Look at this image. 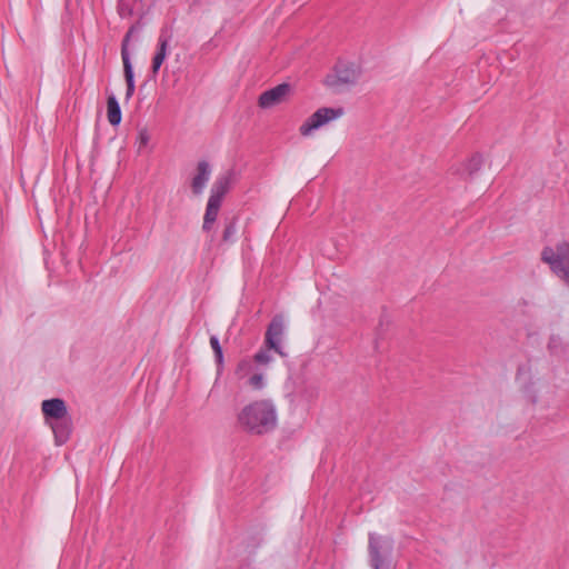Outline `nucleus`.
Returning a JSON list of instances; mask_svg holds the SVG:
<instances>
[{"mask_svg": "<svg viewBox=\"0 0 569 569\" xmlns=\"http://www.w3.org/2000/svg\"><path fill=\"white\" fill-rule=\"evenodd\" d=\"M284 332V325L282 316H274L268 326L264 336V346L272 349L274 352L284 356L281 347V340Z\"/></svg>", "mask_w": 569, "mask_h": 569, "instance_id": "4", "label": "nucleus"}, {"mask_svg": "<svg viewBox=\"0 0 569 569\" xmlns=\"http://www.w3.org/2000/svg\"><path fill=\"white\" fill-rule=\"evenodd\" d=\"M368 549L373 569H387L381 555L382 538L377 533H369Z\"/></svg>", "mask_w": 569, "mask_h": 569, "instance_id": "12", "label": "nucleus"}, {"mask_svg": "<svg viewBox=\"0 0 569 569\" xmlns=\"http://www.w3.org/2000/svg\"><path fill=\"white\" fill-rule=\"evenodd\" d=\"M210 346L214 353L216 362L218 365V371L220 372L223 368V352L219 339L216 336L210 337Z\"/></svg>", "mask_w": 569, "mask_h": 569, "instance_id": "19", "label": "nucleus"}, {"mask_svg": "<svg viewBox=\"0 0 569 569\" xmlns=\"http://www.w3.org/2000/svg\"><path fill=\"white\" fill-rule=\"evenodd\" d=\"M238 218L232 217L224 226L222 232V241L223 242H233L237 233Z\"/></svg>", "mask_w": 569, "mask_h": 569, "instance_id": "18", "label": "nucleus"}, {"mask_svg": "<svg viewBox=\"0 0 569 569\" xmlns=\"http://www.w3.org/2000/svg\"><path fill=\"white\" fill-rule=\"evenodd\" d=\"M231 184V172H227L220 177L217 178L214 181L209 199L222 202L223 197L228 192Z\"/></svg>", "mask_w": 569, "mask_h": 569, "instance_id": "13", "label": "nucleus"}, {"mask_svg": "<svg viewBox=\"0 0 569 569\" xmlns=\"http://www.w3.org/2000/svg\"><path fill=\"white\" fill-rule=\"evenodd\" d=\"M291 93L289 83H280L269 90L263 91L258 99V104L262 109H270L284 102Z\"/></svg>", "mask_w": 569, "mask_h": 569, "instance_id": "5", "label": "nucleus"}, {"mask_svg": "<svg viewBox=\"0 0 569 569\" xmlns=\"http://www.w3.org/2000/svg\"><path fill=\"white\" fill-rule=\"evenodd\" d=\"M49 425L54 435L56 445H64L69 440L72 431L71 419L67 416L54 421H49Z\"/></svg>", "mask_w": 569, "mask_h": 569, "instance_id": "10", "label": "nucleus"}, {"mask_svg": "<svg viewBox=\"0 0 569 569\" xmlns=\"http://www.w3.org/2000/svg\"><path fill=\"white\" fill-rule=\"evenodd\" d=\"M270 350L271 349L264 346V348H261L258 352H256V355L253 356V361L262 366L269 365L272 361Z\"/></svg>", "mask_w": 569, "mask_h": 569, "instance_id": "21", "label": "nucleus"}, {"mask_svg": "<svg viewBox=\"0 0 569 569\" xmlns=\"http://www.w3.org/2000/svg\"><path fill=\"white\" fill-rule=\"evenodd\" d=\"M168 39L163 36L159 38L158 50L152 59V72L156 74L167 57Z\"/></svg>", "mask_w": 569, "mask_h": 569, "instance_id": "16", "label": "nucleus"}, {"mask_svg": "<svg viewBox=\"0 0 569 569\" xmlns=\"http://www.w3.org/2000/svg\"><path fill=\"white\" fill-rule=\"evenodd\" d=\"M239 427L254 436L272 432L278 426L277 407L270 399H258L246 405L238 413Z\"/></svg>", "mask_w": 569, "mask_h": 569, "instance_id": "1", "label": "nucleus"}, {"mask_svg": "<svg viewBox=\"0 0 569 569\" xmlns=\"http://www.w3.org/2000/svg\"><path fill=\"white\" fill-rule=\"evenodd\" d=\"M107 117L109 123L112 126H118L121 121V109L117 98L113 94L108 97Z\"/></svg>", "mask_w": 569, "mask_h": 569, "instance_id": "15", "label": "nucleus"}, {"mask_svg": "<svg viewBox=\"0 0 569 569\" xmlns=\"http://www.w3.org/2000/svg\"><path fill=\"white\" fill-rule=\"evenodd\" d=\"M541 260L569 286V242L562 241L557 243L556 247H545L541 252Z\"/></svg>", "mask_w": 569, "mask_h": 569, "instance_id": "2", "label": "nucleus"}, {"mask_svg": "<svg viewBox=\"0 0 569 569\" xmlns=\"http://www.w3.org/2000/svg\"><path fill=\"white\" fill-rule=\"evenodd\" d=\"M211 168L209 162L200 161L197 166V173L191 180V189L194 194H200L204 190L210 179Z\"/></svg>", "mask_w": 569, "mask_h": 569, "instance_id": "11", "label": "nucleus"}, {"mask_svg": "<svg viewBox=\"0 0 569 569\" xmlns=\"http://www.w3.org/2000/svg\"><path fill=\"white\" fill-rule=\"evenodd\" d=\"M483 158L480 153H473L457 167L452 168L453 173H457L463 178L473 177L482 167Z\"/></svg>", "mask_w": 569, "mask_h": 569, "instance_id": "9", "label": "nucleus"}, {"mask_svg": "<svg viewBox=\"0 0 569 569\" xmlns=\"http://www.w3.org/2000/svg\"><path fill=\"white\" fill-rule=\"evenodd\" d=\"M360 76L359 68L352 63H340L335 69L333 79L330 81L331 86H350L355 84Z\"/></svg>", "mask_w": 569, "mask_h": 569, "instance_id": "6", "label": "nucleus"}, {"mask_svg": "<svg viewBox=\"0 0 569 569\" xmlns=\"http://www.w3.org/2000/svg\"><path fill=\"white\" fill-rule=\"evenodd\" d=\"M41 409L48 423L68 416L66 403L60 398L43 400Z\"/></svg>", "mask_w": 569, "mask_h": 569, "instance_id": "8", "label": "nucleus"}, {"mask_svg": "<svg viewBox=\"0 0 569 569\" xmlns=\"http://www.w3.org/2000/svg\"><path fill=\"white\" fill-rule=\"evenodd\" d=\"M345 108L337 107H322L316 110L306 121L299 127V132L302 137L311 136L316 130L338 120L345 114Z\"/></svg>", "mask_w": 569, "mask_h": 569, "instance_id": "3", "label": "nucleus"}, {"mask_svg": "<svg viewBox=\"0 0 569 569\" xmlns=\"http://www.w3.org/2000/svg\"><path fill=\"white\" fill-rule=\"evenodd\" d=\"M221 203L222 202L208 199L207 208H206V212H204V217H203V224H202V229L204 231L211 230L213 223L216 222V220L218 218Z\"/></svg>", "mask_w": 569, "mask_h": 569, "instance_id": "14", "label": "nucleus"}, {"mask_svg": "<svg viewBox=\"0 0 569 569\" xmlns=\"http://www.w3.org/2000/svg\"><path fill=\"white\" fill-rule=\"evenodd\" d=\"M247 385L253 390H261L264 388V376L262 372H253L247 380Z\"/></svg>", "mask_w": 569, "mask_h": 569, "instance_id": "20", "label": "nucleus"}, {"mask_svg": "<svg viewBox=\"0 0 569 569\" xmlns=\"http://www.w3.org/2000/svg\"><path fill=\"white\" fill-rule=\"evenodd\" d=\"M132 30L133 29H130L129 32L127 33V36L123 40V43H122V49H121L123 73H124V79H126V83H127V90H126V99L127 100H130L134 93V76H133L132 64L130 61V54L128 51V41L132 33Z\"/></svg>", "mask_w": 569, "mask_h": 569, "instance_id": "7", "label": "nucleus"}, {"mask_svg": "<svg viewBox=\"0 0 569 569\" xmlns=\"http://www.w3.org/2000/svg\"><path fill=\"white\" fill-rule=\"evenodd\" d=\"M253 369V360L244 358L238 362L234 375L238 379L242 380L249 378L254 372Z\"/></svg>", "mask_w": 569, "mask_h": 569, "instance_id": "17", "label": "nucleus"}, {"mask_svg": "<svg viewBox=\"0 0 569 569\" xmlns=\"http://www.w3.org/2000/svg\"><path fill=\"white\" fill-rule=\"evenodd\" d=\"M149 141H150V133H149L148 129L141 128L137 136L138 150L141 151L143 148H146L148 146Z\"/></svg>", "mask_w": 569, "mask_h": 569, "instance_id": "22", "label": "nucleus"}]
</instances>
